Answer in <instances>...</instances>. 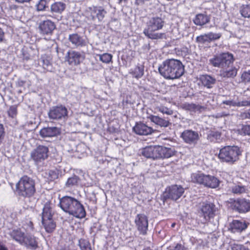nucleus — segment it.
<instances>
[{"label": "nucleus", "instance_id": "obj_1", "mask_svg": "<svg viewBox=\"0 0 250 250\" xmlns=\"http://www.w3.org/2000/svg\"><path fill=\"white\" fill-rule=\"evenodd\" d=\"M158 71L160 75L166 79H177L184 75L185 66L180 60L167 59L159 65Z\"/></svg>", "mask_w": 250, "mask_h": 250}, {"label": "nucleus", "instance_id": "obj_2", "mask_svg": "<svg viewBox=\"0 0 250 250\" xmlns=\"http://www.w3.org/2000/svg\"><path fill=\"white\" fill-rule=\"evenodd\" d=\"M59 205L64 212L78 218L86 215L84 207L79 201L74 197L65 196L60 199Z\"/></svg>", "mask_w": 250, "mask_h": 250}, {"label": "nucleus", "instance_id": "obj_3", "mask_svg": "<svg viewBox=\"0 0 250 250\" xmlns=\"http://www.w3.org/2000/svg\"><path fill=\"white\" fill-rule=\"evenodd\" d=\"M15 193L21 198H29L36 192L35 181L28 176H23L16 184Z\"/></svg>", "mask_w": 250, "mask_h": 250}, {"label": "nucleus", "instance_id": "obj_4", "mask_svg": "<svg viewBox=\"0 0 250 250\" xmlns=\"http://www.w3.org/2000/svg\"><path fill=\"white\" fill-rule=\"evenodd\" d=\"M165 23V19L162 15L156 16L149 19L143 33L148 38L152 40L161 39L163 34L156 32L163 28Z\"/></svg>", "mask_w": 250, "mask_h": 250}, {"label": "nucleus", "instance_id": "obj_5", "mask_svg": "<svg viewBox=\"0 0 250 250\" xmlns=\"http://www.w3.org/2000/svg\"><path fill=\"white\" fill-rule=\"evenodd\" d=\"M242 152L236 146H227L220 149L218 158L222 162L233 164L238 161Z\"/></svg>", "mask_w": 250, "mask_h": 250}, {"label": "nucleus", "instance_id": "obj_6", "mask_svg": "<svg viewBox=\"0 0 250 250\" xmlns=\"http://www.w3.org/2000/svg\"><path fill=\"white\" fill-rule=\"evenodd\" d=\"M52 204L47 202L44 205L42 215V224L48 233H51L54 231L56 227V223L52 218Z\"/></svg>", "mask_w": 250, "mask_h": 250}, {"label": "nucleus", "instance_id": "obj_7", "mask_svg": "<svg viewBox=\"0 0 250 250\" xmlns=\"http://www.w3.org/2000/svg\"><path fill=\"white\" fill-rule=\"evenodd\" d=\"M191 181L194 183L203 185L210 188H216L219 185L220 181L215 177L205 175L202 173H195L191 174Z\"/></svg>", "mask_w": 250, "mask_h": 250}, {"label": "nucleus", "instance_id": "obj_8", "mask_svg": "<svg viewBox=\"0 0 250 250\" xmlns=\"http://www.w3.org/2000/svg\"><path fill=\"white\" fill-rule=\"evenodd\" d=\"M234 61L233 56L229 52L216 55L209 60V63L213 66L224 68L228 66Z\"/></svg>", "mask_w": 250, "mask_h": 250}, {"label": "nucleus", "instance_id": "obj_9", "mask_svg": "<svg viewBox=\"0 0 250 250\" xmlns=\"http://www.w3.org/2000/svg\"><path fill=\"white\" fill-rule=\"evenodd\" d=\"M48 148L45 146L39 145L32 151L30 157L36 165H40L48 157Z\"/></svg>", "mask_w": 250, "mask_h": 250}, {"label": "nucleus", "instance_id": "obj_10", "mask_svg": "<svg viewBox=\"0 0 250 250\" xmlns=\"http://www.w3.org/2000/svg\"><path fill=\"white\" fill-rule=\"evenodd\" d=\"M48 116L50 120L62 121L65 120L68 117V110L62 105L54 106L50 108Z\"/></svg>", "mask_w": 250, "mask_h": 250}, {"label": "nucleus", "instance_id": "obj_11", "mask_svg": "<svg viewBox=\"0 0 250 250\" xmlns=\"http://www.w3.org/2000/svg\"><path fill=\"white\" fill-rule=\"evenodd\" d=\"M216 208L215 206L209 202H205L199 206V213L204 217L206 221L213 218L215 215Z\"/></svg>", "mask_w": 250, "mask_h": 250}, {"label": "nucleus", "instance_id": "obj_12", "mask_svg": "<svg viewBox=\"0 0 250 250\" xmlns=\"http://www.w3.org/2000/svg\"><path fill=\"white\" fill-rule=\"evenodd\" d=\"M184 191V188L181 186L172 185L166 189L164 193V198L176 201L182 196Z\"/></svg>", "mask_w": 250, "mask_h": 250}, {"label": "nucleus", "instance_id": "obj_13", "mask_svg": "<svg viewBox=\"0 0 250 250\" xmlns=\"http://www.w3.org/2000/svg\"><path fill=\"white\" fill-rule=\"evenodd\" d=\"M134 222L140 233L146 235L148 230V218L144 214H138L135 218Z\"/></svg>", "mask_w": 250, "mask_h": 250}, {"label": "nucleus", "instance_id": "obj_14", "mask_svg": "<svg viewBox=\"0 0 250 250\" xmlns=\"http://www.w3.org/2000/svg\"><path fill=\"white\" fill-rule=\"evenodd\" d=\"M55 28V23L49 20L42 21L39 24L40 33L42 35H51Z\"/></svg>", "mask_w": 250, "mask_h": 250}, {"label": "nucleus", "instance_id": "obj_15", "mask_svg": "<svg viewBox=\"0 0 250 250\" xmlns=\"http://www.w3.org/2000/svg\"><path fill=\"white\" fill-rule=\"evenodd\" d=\"M106 14V11L102 7H93L89 9L88 18L93 21L97 19L98 22H101Z\"/></svg>", "mask_w": 250, "mask_h": 250}, {"label": "nucleus", "instance_id": "obj_16", "mask_svg": "<svg viewBox=\"0 0 250 250\" xmlns=\"http://www.w3.org/2000/svg\"><path fill=\"white\" fill-rule=\"evenodd\" d=\"M181 137L185 143L189 145L197 144L199 139L198 133L190 129L184 131L181 134Z\"/></svg>", "mask_w": 250, "mask_h": 250}, {"label": "nucleus", "instance_id": "obj_17", "mask_svg": "<svg viewBox=\"0 0 250 250\" xmlns=\"http://www.w3.org/2000/svg\"><path fill=\"white\" fill-rule=\"evenodd\" d=\"M69 64L77 65L79 64L85 59V55L79 52L69 50L66 56Z\"/></svg>", "mask_w": 250, "mask_h": 250}, {"label": "nucleus", "instance_id": "obj_18", "mask_svg": "<svg viewBox=\"0 0 250 250\" xmlns=\"http://www.w3.org/2000/svg\"><path fill=\"white\" fill-rule=\"evenodd\" d=\"M222 35L220 33L208 32L197 36L196 38V42L200 44H205L212 41L219 39Z\"/></svg>", "mask_w": 250, "mask_h": 250}, {"label": "nucleus", "instance_id": "obj_19", "mask_svg": "<svg viewBox=\"0 0 250 250\" xmlns=\"http://www.w3.org/2000/svg\"><path fill=\"white\" fill-rule=\"evenodd\" d=\"M233 208L240 213L250 211V201L246 199H238L234 201Z\"/></svg>", "mask_w": 250, "mask_h": 250}, {"label": "nucleus", "instance_id": "obj_20", "mask_svg": "<svg viewBox=\"0 0 250 250\" xmlns=\"http://www.w3.org/2000/svg\"><path fill=\"white\" fill-rule=\"evenodd\" d=\"M248 225L245 221L233 220L229 224V229L232 233H240L247 228Z\"/></svg>", "mask_w": 250, "mask_h": 250}, {"label": "nucleus", "instance_id": "obj_21", "mask_svg": "<svg viewBox=\"0 0 250 250\" xmlns=\"http://www.w3.org/2000/svg\"><path fill=\"white\" fill-rule=\"evenodd\" d=\"M134 132L139 135H147L153 132L152 127L142 122L137 123L133 128Z\"/></svg>", "mask_w": 250, "mask_h": 250}, {"label": "nucleus", "instance_id": "obj_22", "mask_svg": "<svg viewBox=\"0 0 250 250\" xmlns=\"http://www.w3.org/2000/svg\"><path fill=\"white\" fill-rule=\"evenodd\" d=\"M141 153L147 158L158 159V146H146L142 150Z\"/></svg>", "mask_w": 250, "mask_h": 250}, {"label": "nucleus", "instance_id": "obj_23", "mask_svg": "<svg viewBox=\"0 0 250 250\" xmlns=\"http://www.w3.org/2000/svg\"><path fill=\"white\" fill-rule=\"evenodd\" d=\"M68 40L72 44L77 47H82L87 45L86 41L77 33L70 34Z\"/></svg>", "mask_w": 250, "mask_h": 250}, {"label": "nucleus", "instance_id": "obj_24", "mask_svg": "<svg viewBox=\"0 0 250 250\" xmlns=\"http://www.w3.org/2000/svg\"><path fill=\"white\" fill-rule=\"evenodd\" d=\"M21 245L32 250H36L38 247V243L36 238L29 234H26Z\"/></svg>", "mask_w": 250, "mask_h": 250}, {"label": "nucleus", "instance_id": "obj_25", "mask_svg": "<svg viewBox=\"0 0 250 250\" xmlns=\"http://www.w3.org/2000/svg\"><path fill=\"white\" fill-rule=\"evenodd\" d=\"M199 80L202 85L209 89L212 88L216 83V78L208 74L200 75Z\"/></svg>", "mask_w": 250, "mask_h": 250}, {"label": "nucleus", "instance_id": "obj_26", "mask_svg": "<svg viewBox=\"0 0 250 250\" xmlns=\"http://www.w3.org/2000/svg\"><path fill=\"white\" fill-rule=\"evenodd\" d=\"M60 134V129L54 126L44 127L40 131V135L43 138L55 137Z\"/></svg>", "mask_w": 250, "mask_h": 250}, {"label": "nucleus", "instance_id": "obj_27", "mask_svg": "<svg viewBox=\"0 0 250 250\" xmlns=\"http://www.w3.org/2000/svg\"><path fill=\"white\" fill-rule=\"evenodd\" d=\"M148 118L155 125H159L161 127H166L171 124L168 119H164L158 116L151 115Z\"/></svg>", "mask_w": 250, "mask_h": 250}, {"label": "nucleus", "instance_id": "obj_28", "mask_svg": "<svg viewBox=\"0 0 250 250\" xmlns=\"http://www.w3.org/2000/svg\"><path fill=\"white\" fill-rule=\"evenodd\" d=\"M174 152L173 148L158 146V159L170 158L174 155Z\"/></svg>", "mask_w": 250, "mask_h": 250}, {"label": "nucleus", "instance_id": "obj_29", "mask_svg": "<svg viewBox=\"0 0 250 250\" xmlns=\"http://www.w3.org/2000/svg\"><path fill=\"white\" fill-rule=\"evenodd\" d=\"M26 234L21 229H14L10 233V235L13 239L20 244H21L22 243Z\"/></svg>", "mask_w": 250, "mask_h": 250}, {"label": "nucleus", "instance_id": "obj_30", "mask_svg": "<svg viewBox=\"0 0 250 250\" xmlns=\"http://www.w3.org/2000/svg\"><path fill=\"white\" fill-rule=\"evenodd\" d=\"M210 18L209 16L206 14H198L196 15L193 20L194 23L199 26H203L210 21Z\"/></svg>", "mask_w": 250, "mask_h": 250}, {"label": "nucleus", "instance_id": "obj_31", "mask_svg": "<svg viewBox=\"0 0 250 250\" xmlns=\"http://www.w3.org/2000/svg\"><path fill=\"white\" fill-rule=\"evenodd\" d=\"M221 133L216 131H209L208 134V140L213 143H219L220 142L221 139Z\"/></svg>", "mask_w": 250, "mask_h": 250}, {"label": "nucleus", "instance_id": "obj_32", "mask_svg": "<svg viewBox=\"0 0 250 250\" xmlns=\"http://www.w3.org/2000/svg\"><path fill=\"white\" fill-rule=\"evenodd\" d=\"M183 108L186 110L193 112H196L197 111H200L201 110L205 109L204 106L193 103L189 104L186 103L183 104Z\"/></svg>", "mask_w": 250, "mask_h": 250}, {"label": "nucleus", "instance_id": "obj_33", "mask_svg": "<svg viewBox=\"0 0 250 250\" xmlns=\"http://www.w3.org/2000/svg\"><path fill=\"white\" fill-rule=\"evenodd\" d=\"M65 8V4L62 2H56L51 5V10L52 12L61 13Z\"/></svg>", "mask_w": 250, "mask_h": 250}, {"label": "nucleus", "instance_id": "obj_34", "mask_svg": "<svg viewBox=\"0 0 250 250\" xmlns=\"http://www.w3.org/2000/svg\"><path fill=\"white\" fill-rule=\"evenodd\" d=\"M80 181V179L78 176L73 175L67 179L65 185L66 188H71L73 187L78 186Z\"/></svg>", "mask_w": 250, "mask_h": 250}, {"label": "nucleus", "instance_id": "obj_35", "mask_svg": "<svg viewBox=\"0 0 250 250\" xmlns=\"http://www.w3.org/2000/svg\"><path fill=\"white\" fill-rule=\"evenodd\" d=\"M144 66L142 65L137 66L131 70L130 73L136 78H140L144 75Z\"/></svg>", "mask_w": 250, "mask_h": 250}, {"label": "nucleus", "instance_id": "obj_36", "mask_svg": "<svg viewBox=\"0 0 250 250\" xmlns=\"http://www.w3.org/2000/svg\"><path fill=\"white\" fill-rule=\"evenodd\" d=\"M247 187L241 184L235 185L231 187V191L234 194H241L247 192Z\"/></svg>", "mask_w": 250, "mask_h": 250}, {"label": "nucleus", "instance_id": "obj_37", "mask_svg": "<svg viewBox=\"0 0 250 250\" xmlns=\"http://www.w3.org/2000/svg\"><path fill=\"white\" fill-rule=\"evenodd\" d=\"M241 16L245 18H250V4H242L239 8Z\"/></svg>", "mask_w": 250, "mask_h": 250}, {"label": "nucleus", "instance_id": "obj_38", "mask_svg": "<svg viewBox=\"0 0 250 250\" xmlns=\"http://www.w3.org/2000/svg\"><path fill=\"white\" fill-rule=\"evenodd\" d=\"M237 73V70L235 67H232L228 70L222 71L221 76L224 78H234Z\"/></svg>", "mask_w": 250, "mask_h": 250}, {"label": "nucleus", "instance_id": "obj_39", "mask_svg": "<svg viewBox=\"0 0 250 250\" xmlns=\"http://www.w3.org/2000/svg\"><path fill=\"white\" fill-rule=\"evenodd\" d=\"M79 245L81 250H92L89 242L86 239H80Z\"/></svg>", "mask_w": 250, "mask_h": 250}, {"label": "nucleus", "instance_id": "obj_40", "mask_svg": "<svg viewBox=\"0 0 250 250\" xmlns=\"http://www.w3.org/2000/svg\"><path fill=\"white\" fill-rule=\"evenodd\" d=\"M99 59L103 62L105 63H109L111 62L112 55L109 53H104L103 54L98 55Z\"/></svg>", "mask_w": 250, "mask_h": 250}, {"label": "nucleus", "instance_id": "obj_41", "mask_svg": "<svg viewBox=\"0 0 250 250\" xmlns=\"http://www.w3.org/2000/svg\"><path fill=\"white\" fill-rule=\"evenodd\" d=\"M40 63L42 64L43 68L47 71H51V63L49 60L45 57H42L40 61Z\"/></svg>", "mask_w": 250, "mask_h": 250}, {"label": "nucleus", "instance_id": "obj_42", "mask_svg": "<svg viewBox=\"0 0 250 250\" xmlns=\"http://www.w3.org/2000/svg\"><path fill=\"white\" fill-rule=\"evenodd\" d=\"M46 174L48 175V178L50 181H53L58 177V172L56 169L49 170L46 172Z\"/></svg>", "mask_w": 250, "mask_h": 250}, {"label": "nucleus", "instance_id": "obj_43", "mask_svg": "<svg viewBox=\"0 0 250 250\" xmlns=\"http://www.w3.org/2000/svg\"><path fill=\"white\" fill-rule=\"evenodd\" d=\"M156 109L162 113L163 114H166L167 115H172L173 113V110L163 105L158 106L156 107Z\"/></svg>", "mask_w": 250, "mask_h": 250}, {"label": "nucleus", "instance_id": "obj_44", "mask_svg": "<svg viewBox=\"0 0 250 250\" xmlns=\"http://www.w3.org/2000/svg\"><path fill=\"white\" fill-rule=\"evenodd\" d=\"M7 113L9 117L12 118H15L17 115V108L16 105L11 106L8 110Z\"/></svg>", "mask_w": 250, "mask_h": 250}, {"label": "nucleus", "instance_id": "obj_45", "mask_svg": "<svg viewBox=\"0 0 250 250\" xmlns=\"http://www.w3.org/2000/svg\"><path fill=\"white\" fill-rule=\"evenodd\" d=\"M231 250H250L246 245L233 244L231 246Z\"/></svg>", "mask_w": 250, "mask_h": 250}, {"label": "nucleus", "instance_id": "obj_46", "mask_svg": "<svg viewBox=\"0 0 250 250\" xmlns=\"http://www.w3.org/2000/svg\"><path fill=\"white\" fill-rule=\"evenodd\" d=\"M239 132L241 135H250V125H243Z\"/></svg>", "mask_w": 250, "mask_h": 250}, {"label": "nucleus", "instance_id": "obj_47", "mask_svg": "<svg viewBox=\"0 0 250 250\" xmlns=\"http://www.w3.org/2000/svg\"><path fill=\"white\" fill-rule=\"evenodd\" d=\"M241 79L244 83L250 82V70L244 71L242 74Z\"/></svg>", "mask_w": 250, "mask_h": 250}, {"label": "nucleus", "instance_id": "obj_48", "mask_svg": "<svg viewBox=\"0 0 250 250\" xmlns=\"http://www.w3.org/2000/svg\"><path fill=\"white\" fill-rule=\"evenodd\" d=\"M47 2L45 0H40L37 5V9L38 11H42L46 7Z\"/></svg>", "mask_w": 250, "mask_h": 250}, {"label": "nucleus", "instance_id": "obj_49", "mask_svg": "<svg viewBox=\"0 0 250 250\" xmlns=\"http://www.w3.org/2000/svg\"><path fill=\"white\" fill-rule=\"evenodd\" d=\"M237 106H250V98H248L247 100L237 102Z\"/></svg>", "mask_w": 250, "mask_h": 250}, {"label": "nucleus", "instance_id": "obj_50", "mask_svg": "<svg viewBox=\"0 0 250 250\" xmlns=\"http://www.w3.org/2000/svg\"><path fill=\"white\" fill-rule=\"evenodd\" d=\"M240 116L242 119H250V109L241 113Z\"/></svg>", "mask_w": 250, "mask_h": 250}, {"label": "nucleus", "instance_id": "obj_51", "mask_svg": "<svg viewBox=\"0 0 250 250\" xmlns=\"http://www.w3.org/2000/svg\"><path fill=\"white\" fill-rule=\"evenodd\" d=\"M222 103L223 104L229 105V106H237V102H234L231 100H226L223 101L222 102Z\"/></svg>", "mask_w": 250, "mask_h": 250}, {"label": "nucleus", "instance_id": "obj_52", "mask_svg": "<svg viewBox=\"0 0 250 250\" xmlns=\"http://www.w3.org/2000/svg\"><path fill=\"white\" fill-rule=\"evenodd\" d=\"M4 134L5 132L3 125L2 124H0V144L3 139Z\"/></svg>", "mask_w": 250, "mask_h": 250}, {"label": "nucleus", "instance_id": "obj_53", "mask_svg": "<svg viewBox=\"0 0 250 250\" xmlns=\"http://www.w3.org/2000/svg\"><path fill=\"white\" fill-rule=\"evenodd\" d=\"M186 249L181 244H177L172 250H186Z\"/></svg>", "mask_w": 250, "mask_h": 250}, {"label": "nucleus", "instance_id": "obj_54", "mask_svg": "<svg viewBox=\"0 0 250 250\" xmlns=\"http://www.w3.org/2000/svg\"><path fill=\"white\" fill-rule=\"evenodd\" d=\"M4 34L3 30L0 28V42H3L4 40Z\"/></svg>", "mask_w": 250, "mask_h": 250}, {"label": "nucleus", "instance_id": "obj_55", "mask_svg": "<svg viewBox=\"0 0 250 250\" xmlns=\"http://www.w3.org/2000/svg\"><path fill=\"white\" fill-rule=\"evenodd\" d=\"M16 2L20 3H23L24 2H28L31 0H15Z\"/></svg>", "mask_w": 250, "mask_h": 250}, {"label": "nucleus", "instance_id": "obj_56", "mask_svg": "<svg viewBox=\"0 0 250 250\" xmlns=\"http://www.w3.org/2000/svg\"><path fill=\"white\" fill-rule=\"evenodd\" d=\"M128 0H118V3L119 4H121L123 2L125 3L127 2Z\"/></svg>", "mask_w": 250, "mask_h": 250}, {"label": "nucleus", "instance_id": "obj_57", "mask_svg": "<svg viewBox=\"0 0 250 250\" xmlns=\"http://www.w3.org/2000/svg\"><path fill=\"white\" fill-rule=\"evenodd\" d=\"M0 250H7V249L4 246L0 244Z\"/></svg>", "mask_w": 250, "mask_h": 250}, {"label": "nucleus", "instance_id": "obj_58", "mask_svg": "<svg viewBox=\"0 0 250 250\" xmlns=\"http://www.w3.org/2000/svg\"><path fill=\"white\" fill-rule=\"evenodd\" d=\"M190 241L191 242V243L194 244V242H195V239L193 237H192L190 239Z\"/></svg>", "mask_w": 250, "mask_h": 250}, {"label": "nucleus", "instance_id": "obj_59", "mask_svg": "<svg viewBox=\"0 0 250 250\" xmlns=\"http://www.w3.org/2000/svg\"><path fill=\"white\" fill-rule=\"evenodd\" d=\"M174 226H175V224H173L172 225V227H174Z\"/></svg>", "mask_w": 250, "mask_h": 250}, {"label": "nucleus", "instance_id": "obj_60", "mask_svg": "<svg viewBox=\"0 0 250 250\" xmlns=\"http://www.w3.org/2000/svg\"><path fill=\"white\" fill-rule=\"evenodd\" d=\"M30 224H31L32 225V223H31V222H30Z\"/></svg>", "mask_w": 250, "mask_h": 250}]
</instances>
